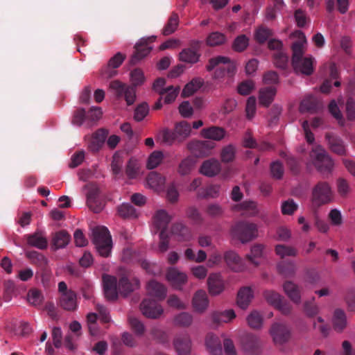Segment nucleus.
Returning a JSON list of instances; mask_svg holds the SVG:
<instances>
[{"instance_id":"obj_1","label":"nucleus","mask_w":355,"mask_h":355,"mask_svg":"<svg viewBox=\"0 0 355 355\" xmlns=\"http://www.w3.org/2000/svg\"><path fill=\"white\" fill-rule=\"evenodd\" d=\"M293 35L297 39L292 46V64L294 70L297 73L309 76L313 72L315 60L311 55L303 57L307 43L306 36L300 31H295Z\"/></svg>"},{"instance_id":"obj_2","label":"nucleus","mask_w":355,"mask_h":355,"mask_svg":"<svg viewBox=\"0 0 355 355\" xmlns=\"http://www.w3.org/2000/svg\"><path fill=\"white\" fill-rule=\"evenodd\" d=\"M103 284L105 297L109 300H116L119 294L126 296L139 286V279H130L128 276L121 277L117 282L115 277L103 275Z\"/></svg>"},{"instance_id":"obj_3","label":"nucleus","mask_w":355,"mask_h":355,"mask_svg":"<svg viewBox=\"0 0 355 355\" xmlns=\"http://www.w3.org/2000/svg\"><path fill=\"white\" fill-rule=\"evenodd\" d=\"M192 130L189 123L182 121L175 123L173 130L164 129L161 132L163 142L168 145L182 143L191 135Z\"/></svg>"},{"instance_id":"obj_4","label":"nucleus","mask_w":355,"mask_h":355,"mask_svg":"<svg viewBox=\"0 0 355 355\" xmlns=\"http://www.w3.org/2000/svg\"><path fill=\"white\" fill-rule=\"evenodd\" d=\"M309 164L313 165L323 174L330 173L334 165L331 158L320 145L312 148L309 155Z\"/></svg>"},{"instance_id":"obj_5","label":"nucleus","mask_w":355,"mask_h":355,"mask_svg":"<svg viewBox=\"0 0 355 355\" xmlns=\"http://www.w3.org/2000/svg\"><path fill=\"white\" fill-rule=\"evenodd\" d=\"M206 69L209 71L216 69L214 78H220L226 73L232 75L236 71V64L228 57L218 55L209 59Z\"/></svg>"},{"instance_id":"obj_6","label":"nucleus","mask_w":355,"mask_h":355,"mask_svg":"<svg viewBox=\"0 0 355 355\" xmlns=\"http://www.w3.org/2000/svg\"><path fill=\"white\" fill-rule=\"evenodd\" d=\"M93 243L102 257L110 256L112 248V241L109 230L105 227H98L93 230Z\"/></svg>"},{"instance_id":"obj_7","label":"nucleus","mask_w":355,"mask_h":355,"mask_svg":"<svg viewBox=\"0 0 355 355\" xmlns=\"http://www.w3.org/2000/svg\"><path fill=\"white\" fill-rule=\"evenodd\" d=\"M232 234L241 243H248L258 236V227L248 222H239L232 228Z\"/></svg>"},{"instance_id":"obj_8","label":"nucleus","mask_w":355,"mask_h":355,"mask_svg":"<svg viewBox=\"0 0 355 355\" xmlns=\"http://www.w3.org/2000/svg\"><path fill=\"white\" fill-rule=\"evenodd\" d=\"M333 197L331 187L326 182H318L312 189L311 202L314 205L320 206L329 203Z\"/></svg>"},{"instance_id":"obj_9","label":"nucleus","mask_w":355,"mask_h":355,"mask_svg":"<svg viewBox=\"0 0 355 355\" xmlns=\"http://www.w3.org/2000/svg\"><path fill=\"white\" fill-rule=\"evenodd\" d=\"M109 89L117 98H124L128 105L134 103L136 95L132 87L119 80H113L110 83Z\"/></svg>"},{"instance_id":"obj_10","label":"nucleus","mask_w":355,"mask_h":355,"mask_svg":"<svg viewBox=\"0 0 355 355\" xmlns=\"http://www.w3.org/2000/svg\"><path fill=\"white\" fill-rule=\"evenodd\" d=\"M270 334L276 345H282L289 340L291 331L285 324L276 322L272 325Z\"/></svg>"},{"instance_id":"obj_11","label":"nucleus","mask_w":355,"mask_h":355,"mask_svg":"<svg viewBox=\"0 0 355 355\" xmlns=\"http://www.w3.org/2000/svg\"><path fill=\"white\" fill-rule=\"evenodd\" d=\"M266 300L271 305L279 309L283 314H288L291 311L289 303L282 300V297L273 291H266L263 293Z\"/></svg>"},{"instance_id":"obj_12","label":"nucleus","mask_w":355,"mask_h":355,"mask_svg":"<svg viewBox=\"0 0 355 355\" xmlns=\"http://www.w3.org/2000/svg\"><path fill=\"white\" fill-rule=\"evenodd\" d=\"M191 305L193 311L198 313H204L209 308V299L205 290L196 291L191 300Z\"/></svg>"},{"instance_id":"obj_13","label":"nucleus","mask_w":355,"mask_h":355,"mask_svg":"<svg viewBox=\"0 0 355 355\" xmlns=\"http://www.w3.org/2000/svg\"><path fill=\"white\" fill-rule=\"evenodd\" d=\"M207 288L211 295L216 296L225 289V281L220 272H212L207 278Z\"/></svg>"},{"instance_id":"obj_14","label":"nucleus","mask_w":355,"mask_h":355,"mask_svg":"<svg viewBox=\"0 0 355 355\" xmlns=\"http://www.w3.org/2000/svg\"><path fill=\"white\" fill-rule=\"evenodd\" d=\"M85 190H86L87 202L89 209L95 213L100 212L103 208V204L96 198L97 186L95 184L89 183L85 187Z\"/></svg>"},{"instance_id":"obj_15","label":"nucleus","mask_w":355,"mask_h":355,"mask_svg":"<svg viewBox=\"0 0 355 355\" xmlns=\"http://www.w3.org/2000/svg\"><path fill=\"white\" fill-rule=\"evenodd\" d=\"M141 311L144 316L148 318H159L164 312L161 305L158 304L155 300H144L140 306Z\"/></svg>"},{"instance_id":"obj_16","label":"nucleus","mask_w":355,"mask_h":355,"mask_svg":"<svg viewBox=\"0 0 355 355\" xmlns=\"http://www.w3.org/2000/svg\"><path fill=\"white\" fill-rule=\"evenodd\" d=\"M166 278L175 289H181L187 282V275L181 272L177 268L171 267L167 270Z\"/></svg>"},{"instance_id":"obj_17","label":"nucleus","mask_w":355,"mask_h":355,"mask_svg":"<svg viewBox=\"0 0 355 355\" xmlns=\"http://www.w3.org/2000/svg\"><path fill=\"white\" fill-rule=\"evenodd\" d=\"M224 260L227 267L234 272H240L245 270V265L243 260L234 251H227L224 254Z\"/></svg>"},{"instance_id":"obj_18","label":"nucleus","mask_w":355,"mask_h":355,"mask_svg":"<svg viewBox=\"0 0 355 355\" xmlns=\"http://www.w3.org/2000/svg\"><path fill=\"white\" fill-rule=\"evenodd\" d=\"M200 44V42L195 41L191 44V47L183 49L180 53V60L182 62L191 64L198 62L200 56V53H199Z\"/></svg>"},{"instance_id":"obj_19","label":"nucleus","mask_w":355,"mask_h":355,"mask_svg":"<svg viewBox=\"0 0 355 355\" xmlns=\"http://www.w3.org/2000/svg\"><path fill=\"white\" fill-rule=\"evenodd\" d=\"M245 258L251 264L259 266L265 259V245L260 243L254 244Z\"/></svg>"},{"instance_id":"obj_20","label":"nucleus","mask_w":355,"mask_h":355,"mask_svg":"<svg viewBox=\"0 0 355 355\" xmlns=\"http://www.w3.org/2000/svg\"><path fill=\"white\" fill-rule=\"evenodd\" d=\"M125 57L120 53H116L112 57L107 67L101 70V74L104 78H110L116 74V69L123 62Z\"/></svg>"},{"instance_id":"obj_21","label":"nucleus","mask_w":355,"mask_h":355,"mask_svg":"<svg viewBox=\"0 0 355 355\" xmlns=\"http://www.w3.org/2000/svg\"><path fill=\"white\" fill-rule=\"evenodd\" d=\"M215 146L214 143L207 141H191L187 144V148L192 152H198V155L208 156L210 150Z\"/></svg>"},{"instance_id":"obj_22","label":"nucleus","mask_w":355,"mask_h":355,"mask_svg":"<svg viewBox=\"0 0 355 355\" xmlns=\"http://www.w3.org/2000/svg\"><path fill=\"white\" fill-rule=\"evenodd\" d=\"M209 317L212 322L216 325L231 322L235 318L236 313L233 309L216 311L210 313Z\"/></svg>"},{"instance_id":"obj_23","label":"nucleus","mask_w":355,"mask_h":355,"mask_svg":"<svg viewBox=\"0 0 355 355\" xmlns=\"http://www.w3.org/2000/svg\"><path fill=\"white\" fill-rule=\"evenodd\" d=\"M155 38V36L141 38L135 45L133 59L140 60L146 56L152 50V46H150L148 43L154 42Z\"/></svg>"},{"instance_id":"obj_24","label":"nucleus","mask_w":355,"mask_h":355,"mask_svg":"<svg viewBox=\"0 0 355 355\" xmlns=\"http://www.w3.org/2000/svg\"><path fill=\"white\" fill-rule=\"evenodd\" d=\"M221 170V166L219 161L216 159H209L202 162L200 173L207 177H214L217 175Z\"/></svg>"},{"instance_id":"obj_25","label":"nucleus","mask_w":355,"mask_h":355,"mask_svg":"<svg viewBox=\"0 0 355 355\" xmlns=\"http://www.w3.org/2000/svg\"><path fill=\"white\" fill-rule=\"evenodd\" d=\"M166 178L156 172H151L146 178V187L155 191H163Z\"/></svg>"},{"instance_id":"obj_26","label":"nucleus","mask_w":355,"mask_h":355,"mask_svg":"<svg viewBox=\"0 0 355 355\" xmlns=\"http://www.w3.org/2000/svg\"><path fill=\"white\" fill-rule=\"evenodd\" d=\"M205 346L211 355H221L222 347L219 338L214 334H208L205 338Z\"/></svg>"},{"instance_id":"obj_27","label":"nucleus","mask_w":355,"mask_h":355,"mask_svg":"<svg viewBox=\"0 0 355 355\" xmlns=\"http://www.w3.org/2000/svg\"><path fill=\"white\" fill-rule=\"evenodd\" d=\"M125 174L129 179H137L143 175V171L140 162L135 158L131 157L125 168Z\"/></svg>"},{"instance_id":"obj_28","label":"nucleus","mask_w":355,"mask_h":355,"mask_svg":"<svg viewBox=\"0 0 355 355\" xmlns=\"http://www.w3.org/2000/svg\"><path fill=\"white\" fill-rule=\"evenodd\" d=\"M171 236L178 242L189 241L192 239L190 230L182 224L173 226Z\"/></svg>"},{"instance_id":"obj_29","label":"nucleus","mask_w":355,"mask_h":355,"mask_svg":"<svg viewBox=\"0 0 355 355\" xmlns=\"http://www.w3.org/2000/svg\"><path fill=\"white\" fill-rule=\"evenodd\" d=\"M254 297L253 291L250 287H243L237 294L236 302L242 309H246Z\"/></svg>"},{"instance_id":"obj_30","label":"nucleus","mask_w":355,"mask_h":355,"mask_svg":"<svg viewBox=\"0 0 355 355\" xmlns=\"http://www.w3.org/2000/svg\"><path fill=\"white\" fill-rule=\"evenodd\" d=\"M171 220V216L164 209L156 211L153 217L154 226L162 231H164Z\"/></svg>"},{"instance_id":"obj_31","label":"nucleus","mask_w":355,"mask_h":355,"mask_svg":"<svg viewBox=\"0 0 355 355\" xmlns=\"http://www.w3.org/2000/svg\"><path fill=\"white\" fill-rule=\"evenodd\" d=\"M200 135L205 139H209L214 141H220L224 138L225 131L223 128L211 126L207 128H204L201 130Z\"/></svg>"},{"instance_id":"obj_32","label":"nucleus","mask_w":355,"mask_h":355,"mask_svg":"<svg viewBox=\"0 0 355 355\" xmlns=\"http://www.w3.org/2000/svg\"><path fill=\"white\" fill-rule=\"evenodd\" d=\"M146 288L150 296L155 297L158 300H163L166 296V288L165 286L155 280L149 282Z\"/></svg>"},{"instance_id":"obj_33","label":"nucleus","mask_w":355,"mask_h":355,"mask_svg":"<svg viewBox=\"0 0 355 355\" xmlns=\"http://www.w3.org/2000/svg\"><path fill=\"white\" fill-rule=\"evenodd\" d=\"M277 89L275 87H264L259 90V101L263 106L268 107L273 101Z\"/></svg>"},{"instance_id":"obj_34","label":"nucleus","mask_w":355,"mask_h":355,"mask_svg":"<svg viewBox=\"0 0 355 355\" xmlns=\"http://www.w3.org/2000/svg\"><path fill=\"white\" fill-rule=\"evenodd\" d=\"M28 244L38 249H45L48 241L45 234L42 232H37L27 236Z\"/></svg>"},{"instance_id":"obj_35","label":"nucleus","mask_w":355,"mask_h":355,"mask_svg":"<svg viewBox=\"0 0 355 355\" xmlns=\"http://www.w3.org/2000/svg\"><path fill=\"white\" fill-rule=\"evenodd\" d=\"M191 343L189 337H177L174 340V347L179 355H187L191 351Z\"/></svg>"},{"instance_id":"obj_36","label":"nucleus","mask_w":355,"mask_h":355,"mask_svg":"<svg viewBox=\"0 0 355 355\" xmlns=\"http://www.w3.org/2000/svg\"><path fill=\"white\" fill-rule=\"evenodd\" d=\"M60 305L66 310L73 311L77 308L76 295L73 291L64 293L60 296Z\"/></svg>"},{"instance_id":"obj_37","label":"nucleus","mask_w":355,"mask_h":355,"mask_svg":"<svg viewBox=\"0 0 355 355\" xmlns=\"http://www.w3.org/2000/svg\"><path fill=\"white\" fill-rule=\"evenodd\" d=\"M107 132L104 130H99L96 132L88 144V148L94 152L98 151L105 142Z\"/></svg>"},{"instance_id":"obj_38","label":"nucleus","mask_w":355,"mask_h":355,"mask_svg":"<svg viewBox=\"0 0 355 355\" xmlns=\"http://www.w3.org/2000/svg\"><path fill=\"white\" fill-rule=\"evenodd\" d=\"M283 288L287 296L295 304L301 301L300 290L297 285L291 282H286L283 285Z\"/></svg>"},{"instance_id":"obj_39","label":"nucleus","mask_w":355,"mask_h":355,"mask_svg":"<svg viewBox=\"0 0 355 355\" xmlns=\"http://www.w3.org/2000/svg\"><path fill=\"white\" fill-rule=\"evenodd\" d=\"M204 81L200 78H195L189 82L183 88L182 96L189 97L196 93L203 85Z\"/></svg>"},{"instance_id":"obj_40","label":"nucleus","mask_w":355,"mask_h":355,"mask_svg":"<svg viewBox=\"0 0 355 355\" xmlns=\"http://www.w3.org/2000/svg\"><path fill=\"white\" fill-rule=\"evenodd\" d=\"M235 209L242 211V214L248 216H254L259 213L256 202L253 201H244L235 207Z\"/></svg>"},{"instance_id":"obj_41","label":"nucleus","mask_w":355,"mask_h":355,"mask_svg":"<svg viewBox=\"0 0 355 355\" xmlns=\"http://www.w3.org/2000/svg\"><path fill=\"white\" fill-rule=\"evenodd\" d=\"M70 241V235L65 231L62 230L54 234L52 242L55 249L66 247Z\"/></svg>"},{"instance_id":"obj_42","label":"nucleus","mask_w":355,"mask_h":355,"mask_svg":"<svg viewBox=\"0 0 355 355\" xmlns=\"http://www.w3.org/2000/svg\"><path fill=\"white\" fill-rule=\"evenodd\" d=\"M330 149L335 153L343 155L345 153V146L343 141L337 137L327 135L326 136Z\"/></svg>"},{"instance_id":"obj_43","label":"nucleus","mask_w":355,"mask_h":355,"mask_svg":"<svg viewBox=\"0 0 355 355\" xmlns=\"http://www.w3.org/2000/svg\"><path fill=\"white\" fill-rule=\"evenodd\" d=\"M180 87L179 86L168 85L166 87L164 92L160 94L161 97L166 104L173 103L178 96Z\"/></svg>"},{"instance_id":"obj_44","label":"nucleus","mask_w":355,"mask_h":355,"mask_svg":"<svg viewBox=\"0 0 355 355\" xmlns=\"http://www.w3.org/2000/svg\"><path fill=\"white\" fill-rule=\"evenodd\" d=\"M332 324L334 329L338 331H342L347 325V319L344 311L336 310L332 318Z\"/></svg>"},{"instance_id":"obj_45","label":"nucleus","mask_w":355,"mask_h":355,"mask_svg":"<svg viewBox=\"0 0 355 355\" xmlns=\"http://www.w3.org/2000/svg\"><path fill=\"white\" fill-rule=\"evenodd\" d=\"M316 108V99L313 96L309 95L301 101L299 110L301 113L313 112Z\"/></svg>"},{"instance_id":"obj_46","label":"nucleus","mask_w":355,"mask_h":355,"mask_svg":"<svg viewBox=\"0 0 355 355\" xmlns=\"http://www.w3.org/2000/svg\"><path fill=\"white\" fill-rule=\"evenodd\" d=\"M123 163V153L116 152L113 155V159L111 164L112 171L113 174L116 177L122 175V166Z\"/></svg>"},{"instance_id":"obj_47","label":"nucleus","mask_w":355,"mask_h":355,"mask_svg":"<svg viewBox=\"0 0 355 355\" xmlns=\"http://www.w3.org/2000/svg\"><path fill=\"white\" fill-rule=\"evenodd\" d=\"M164 154L162 151L155 150L148 157L146 167L148 169L157 168L163 161Z\"/></svg>"},{"instance_id":"obj_48","label":"nucleus","mask_w":355,"mask_h":355,"mask_svg":"<svg viewBox=\"0 0 355 355\" xmlns=\"http://www.w3.org/2000/svg\"><path fill=\"white\" fill-rule=\"evenodd\" d=\"M174 324L180 327H189L193 322V316L187 312H182L174 317Z\"/></svg>"},{"instance_id":"obj_49","label":"nucleus","mask_w":355,"mask_h":355,"mask_svg":"<svg viewBox=\"0 0 355 355\" xmlns=\"http://www.w3.org/2000/svg\"><path fill=\"white\" fill-rule=\"evenodd\" d=\"M225 41V35L219 32H213L210 33L206 40L207 44L210 46L221 45L224 44Z\"/></svg>"},{"instance_id":"obj_50","label":"nucleus","mask_w":355,"mask_h":355,"mask_svg":"<svg viewBox=\"0 0 355 355\" xmlns=\"http://www.w3.org/2000/svg\"><path fill=\"white\" fill-rule=\"evenodd\" d=\"M247 322L251 328L259 329L263 324V319L258 311H253L248 315Z\"/></svg>"},{"instance_id":"obj_51","label":"nucleus","mask_w":355,"mask_h":355,"mask_svg":"<svg viewBox=\"0 0 355 355\" xmlns=\"http://www.w3.org/2000/svg\"><path fill=\"white\" fill-rule=\"evenodd\" d=\"M118 214L123 218H136L137 216L135 209L128 203H123L118 207Z\"/></svg>"},{"instance_id":"obj_52","label":"nucleus","mask_w":355,"mask_h":355,"mask_svg":"<svg viewBox=\"0 0 355 355\" xmlns=\"http://www.w3.org/2000/svg\"><path fill=\"white\" fill-rule=\"evenodd\" d=\"M130 79L132 85L137 87L144 84L146 77L141 69H135L130 73Z\"/></svg>"},{"instance_id":"obj_53","label":"nucleus","mask_w":355,"mask_h":355,"mask_svg":"<svg viewBox=\"0 0 355 355\" xmlns=\"http://www.w3.org/2000/svg\"><path fill=\"white\" fill-rule=\"evenodd\" d=\"M27 300L28 303L33 306H40L43 301V295L42 293L37 289H31L27 295Z\"/></svg>"},{"instance_id":"obj_54","label":"nucleus","mask_w":355,"mask_h":355,"mask_svg":"<svg viewBox=\"0 0 355 355\" xmlns=\"http://www.w3.org/2000/svg\"><path fill=\"white\" fill-rule=\"evenodd\" d=\"M220 187L218 184H213L207 187L200 191L198 195L201 198H216L219 196Z\"/></svg>"},{"instance_id":"obj_55","label":"nucleus","mask_w":355,"mask_h":355,"mask_svg":"<svg viewBox=\"0 0 355 355\" xmlns=\"http://www.w3.org/2000/svg\"><path fill=\"white\" fill-rule=\"evenodd\" d=\"M255 89V83L252 80L241 82L237 87L238 92L243 96L251 94Z\"/></svg>"},{"instance_id":"obj_56","label":"nucleus","mask_w":355,"mask_h":355,"mask_svg":"<svg viewBox=\"0 0 355 355\" xmlns=\"http://www.w3.org/2000/svg\"><path fill=\"white\" fill-rule=\"evenodd\" d=\"M275 252L277 255L279 256L281 258L295 256L297 254V251L295 248L285 245H276Z\"/></svg>"},{"instance_id":"obj_57","label":"nucleus","mask_w":355,"mask_h":355,"mask_svg":"<svg viewBox=\"0 0 355 355\" xmlns=\"http://www.w3.org/2000/svg\"><path fill=\"white\" fill-rule=\"evenodd\" d=\"M195 165V161L192 157L183 159L179 165L178 172L184 175L189 174Z\"/></svg>"},{"instance_id":"obj_58","label":"nucleus","mask_w":355,"mask_h":355,"mask_svg":"<svg viewBox=\"0 0 355 355\" xmlns=\"http://www.w3.org/2000/svg\"><path fill=\"white\" fill-rule=\"evenodd\" d=\"M178 25V16L176 14H173L163 29V34L165 35H168L173 33L176 30Z\"/></svg>"},{"instance_id":"obj_59","label":"nucleus","mask_w":355,"mask_h":355,"mask_svg":"<svg viewBox=\"0 0 355 355\" xmlns=\"http://www.w3.org/2000/svg\"><path fill=\"white\" fill-rule=\"evenodd\" d=\"M329 111L331 115L338 121V123L342 125H344L343 115L336 101L333 100L330 102L329 105Z\"/></svg>"},{"instance_id":"obj_60","label":"nucleus","mask_w":355,"mask_h":355,"mask_svg":"<svg viewBox=\"0 0 355 355\" xmlns=\"http://www.w3.org/2000/svg\"><path fill=\"white\" fill-rule=\"evenodd\" d=\"M271 35L272 32L270 29L264 26H260L255 31L254 38L258 42L263 43Z\"/></svg>"},{"instance_id":"obj_61","label":"nucleus","mask_w":355,"mask_h":355,"mask_svg":"<svg viewBox=\"0 0 355 355\" xmlns=\"http://www.w3.org/2000/svg\"><path fill=\"white\" fill-rule=\"evenodd\" d=\"M249 44V39L245 35L238 36L234 41L233 49L236 51H243Z\"/></svg>"},{"instance_id":"obj_62","label":"nucleus","mask_w":355,"mask_h":355,"mask_svg":"<svg viewBox=\"0 0 355 355\" xmlns=\"http://www.w3.org/2000/svg\"><path fill=\"white\" fill-rule=\"evenodd\" d=\"M298 205L293 200H285L282 203L281 209L284 215H292L297 210Z\"/></svg>"},{"instance_id":"obj_63","label":"nucleus","mask_w":355,"mask_h":355,"mask_svg":"<svg viewBox=\"0 0 355 355\" xmlns=\"http://www.w3.org/2000/svg\"><path fill=\"white\" fill-rule=\"evenodd\" d=\"M235 148L229 145L224 147L221 151V159L223 162H232L235 157Z\"/></svg>"},{"instance_id":"obj_64","label":"nucleus","mask_w":355,"mask_h":355,"mask_svg":"<svg viewBox=\"0 0 355 355\" xmlns=\"http://www.w3.org/2000/svg\"><path fill=\"white\" fill-rule=\"evenodd\" d=\"M275 64L279 68H285L288 62L287 55L283 51H277L274 54Z\"/></svg>"}]
</instances>
